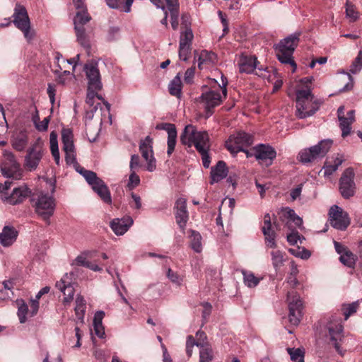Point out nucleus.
Segmentation results:
<instances>
[{"label": "nucleus", "instance_id": "58", "mask_svg": "<svg viewBox=\"0 0 362 362\" xmlns=\"http://www.w3.org/2000/svg\"><path fill=\"white\" fill-rule=\"evenodd\" d=\"M304 238H301L298 232H292L287 235V241L291 245H296L298 242L302 244Z\"/></svg>", "mask_w": 362, "mask_h": 362}, {"label": "nucleus", "instance_id": "59", "mask_svg": "<svg viewBox=\"0 0 362 362\" xmlns=\"http://www.w3.org/2000/svg\"><path fill=\"white\" fill-rule=\"evenodd\" d=\"M74 6L77 10L76 16L81 13L82 14L89 15L87 12L86 6L84 4V0H73Z\"/></svg>", "mask_w": 362, "mask_h": 362}, {"label": "nucleus", "instance_id": "55", "mask_svg": "<svg viewBox=\"0 0 362 362\" xmlns=\"http://www.w3.org/2000/svg\"><path fill=\"white\" fill-rule=\"evenodd\" d=\"M358 303H352L349 305H343V310L345 320H347L350 315L355 313L358 309Z\"/></svg>", "mask_w": 362, "mask_h": 362}, {"label": "nucleus", "instance_id": "7", "mask_svg": "<svg viewBox=\"0 0 362 362\" xmlns=\"http://www.w3.org/2000/svg\"><path fill=\"white\" fill-rule=\"evenodd\" d=\"M158 8H162L165 16L160 21L162 25L168 26V15L170 16V23L173 30H176L179 25L180 4L178 0H165V4L162 0H150Z\"/></svg>", "mask_w": 362, "mask_h": 362}, {"label": "nucleus", "instance_id": "24", "mask_svg": "<svg viewBox=\"0 0 362 362\" xmlns=\"http://www.w3.org/2000/svg\"><path fill=\"white\" fill-rule=\"evenodd\" d=\"M175 209L176 221L180 227L183 229L188 220L186 199L183 197L177 199L175 202Z\"/></svg>", "mask_w": 362, "mask_h": 362}, {"label": "nucleus", "instance_id": "64", "mask_svg": "<svg viewBox=\"0 0 362 362\" xmlns=\"http://www.w3.org/2000/svg\"><path fill=\"white\" fill-rule=\"evenodd\" d=\"M195 67L192 66L187 69L185 74V81L187 83L192 82L194 76Z\"/></svg>", "mask_w": 362, "mask_h": 362}, {"label": "nucleus", "instance_id": "3", "mask_svg": "<svg viewBox=\"0 0 362 362\" xmlns=\"http://www.w3.org/2000/svg\"><path fill=\"white\" fill-rule=\"evenodd\" d=\"M318 109V105L314 101L311 90L298 89L296 91V115L300 119L312 116Z\"/></svg>", "mask_w": 362, "mask_h": 362}, {"label": "nucleus", "instance_id": "35", "mask_svg": "<svg viewBox=\"0 0 362 362\" xmlns=\"http://www.w3.org/2000/svg\"><path fill=\"white\" fill-rule=\"evenodd\" d=\"M50 151L57 165H59L60 156L58 147L57 134L52 132L49 135Z\"/></svg>", "mask_w": 362, "mask_h": 362}, {"label": "nucleus", "instance_id": "11", "mask_svg": "<svg viewBox=\"0 0 362 362\" xmlns=\"http://www.w3.org/2000/svg\"><path fill=\"white\" fill-rule=\"evenodd\" d=\"M4 157V161L1 169L3 175L13 180L21 179L23 170L20 164L16 161L14 155L10 151H5Z\"/></svg>", "mask_w": 362, "mask_h": 362}, {"label": "nucleus", "instance_id": "45", "mask_svg": "<svg viewBox=\"0 0 362 362\" xmlns=\"http://www.w3.org/2000/svg\"><path fill=\"white\" fill-rule=\"evenodd\" d=\"M262 233L265 238V244L267 247L271 248H275L276 247V233L272 228L268 230L262 229Z\"/></svg>", "mask_w": 362, "mask_h": 362}, {"label": "nucleus", "instance_id": "25", "mask_svg": "<svg viewBox=\"0 0 362 362\" xmlns=\"http://www.w3.org/2000/svg\"><path fill=\"white\" fill-rule=\"evenodd\" d=\"M156 129H163L168 133V151L167 153L168 156H170L173 152L175 144H176V138H177V131L175 126L173 124L170 123H163L158 124L156 126Z\"/></svg>", "mask_w": 362, "mask_h": 362}, {"label": "nucleus", "instance_id": "36", "mask_svg": "<svg viewBox=\"0 0 362 362\" xmlns=\"http://www.w3.org/2000/svg\"><path fill=\"white\" fill-rule=\"evenodd\" d=\"M55 59L57 68L54 69V72L57 74L64 73L65 74H69L70 69L69 62L64 59L59 53H57Z\"/></svg>", "mask_w": 362, "mask_h": 362}, {"label": "nucleus", "instance_id": "46", "mask_svg": "<svg viewBox=\"0 0 362 362\" xmlns=\"http://www.w3.org/2000/svg\"><path fill=\"white\" fill-rule=\"evenodd\" d=\"M339 259L343 264L352 267L355 264L356 257L351 251L347 250L340 255Z\"/></svg>", "mask_w": 362, "mask_h": 362}, {"label": "nucleus", "instance_id": "21", "mask_svg": "<svg viewBox=\"0 0 362 362\" xmlns=\"http://www.w3.org/2000/svg\"><path fill=\"white\" fill-rule=\"evenodd\" d=\"M254 151L256 159L267 165H271L276 156L274 148L269 145L259 144L255 147Z\"/></svg>", "mask_w": 362, "mask_h": 362}, {"label": "nucleus", "instance_id": "62", "mask_svg": "<svg viewBox=\"0 0 362 362\" xmlns=\"http://www.w3.org/2000/svg\"><path fill=\"white\" fill-rule=\"evenodd\" d=\"M346 78L348 79V82L345 84V86L339 90L340 92L347 91L352 89L354 86V78L349 74H345Z\"/></svg>", "mask_w": 362, "mask_h": 362}, {"label": "nucleus", "instance_id": "44", "mask_svg": "<svg viewBox=\"0 0 362 362\" xmlns=\"http://www.w3.org/2000/svg\"><path fill=\"white\" fill-rule=\"evenodd\" d=\"M190 240L192 248L196 252H200L202 250L201 235L198 232L191 230Z\"/></svg>", "mask_w": 362, "mask_h": 362}, {"label": "nucleus", "instance_id": "40", "mask_svg": "<svg viewBox=\"0 0 362 362\" xmlns=\"http://www.w3.org/2000/svg\"><path fill=\"white\" fill-rule=\"evenodd\" d=\"M18 305V316L21 323H25L27 320L26 315L30 313L28 305L23 299L16 300Z\"/></svg>", "mask_w": 362, "mask_h": 362}, {"label": "nucleus", "instance_id": "18", "mask_svg": "<svg viewBox=\"0 0 362 362\" xmlns=\"http://www.w3.org/2000/svg\"><path fill=\"white\" fill-rule=\"evenodd\" d=\"M222 101L223 97L219 90H211L203 93L200 97V103L206 110V117L211 116L212 114L211 110L219 105Z\"/></svg>", "mask_w": 362, "mask_h": 362}, {"label": "nucleus", "instance_id": "29", "mask_svg": "<svg viewBox=\"0 0 362 362\" xmlns=\"http://www.w3.org/2000/svg\"><path fill=\"white\" fill-rule=\"evenodd\" d=\"M194 59L198 62V67L200 69L204 68V65H211L217 62L216 54L211 52L202 50L199 54L194 52Z\"/></svg>", "mask_w": 362, "mask_h": 362}, {"label": "nucleus", "instance_id": "12", "mask_svg": "<svg viewBox=\"0 0 362 362\" xmlns=\"http://www.w3.org/2000/svg\"><path fill=\"white\" fill-rule=\"evenodd\" d=\"M44 154L43 143L40 139H37L28 149L25 157V167L29 170H35Z\"/></svg>", "mask_w": 362, "mask_h": 362}, {"label": "nucleus", "instance_id": "28", "mask_svg": "<svg viewBox=\"0 0 362 362\" xmlns=\"http://www.w3.org/2000/svg\"><path fill=\"white\" fill-rule=\"evenodd\" d=\"M17 237L18 231L13 226H6L0 233V243L4 247H8L16 240Z\"/></svg>", "mask_w": 362, "mask_h": 362}, {"label": "nucleus", "instance_id": "56", "mask_svg": "<svg viewBox=\"0 0 362 362\" xmlns=\"http://www.w3.org/2000/svg\"><path fill=\"white\" fill-rule=\"evenodd\" d=\"M38 116L33 117V122L35 123V127L38 131L44 132L47 129L48 124L49 122V117H45L42 122H37Z\"/></svg>", "mask_w": 362, "mask_h": 362}, {"label": "nucleus", "instance_id": "38", "mask_svg": "<svg viewBox=\"0 0 362 362\" xmlns=\"http://www.w3.org/2000/svg\"><path fill=\"white\" fill-rule=\"evenodd\" d=\"M277 74L278 73L276 71V70L272 69L270 71L267 67L260 66V68H258V71H256V75L267 79L269 83L274 82V81L276 78Z\"/></svg>", "mask_w": 362, "mask_h": 362}, {"label": "nucleus", "instance_id": "8", "mask_svg": "<svg viewBox=\"0 0 362 362\" xmlns=\"http://www.w3.org/2000/svg\"><path fill=\"white\" fill-rule=\"evenodd\" d=\"M35 201V208L36 213L45 221H49L53 215L55 209V200L52 196L40 193L37 195Z\"/></svg>", "mask_w": 362, "mask_h": 362}, {"label": "nucleus", "instance_id": "17", "mask_svg": "<svg viewBox=\"0 0 362 362\" xmlns=\"http://www.w3.org/2000/svg\"><path fill=\"white\" fill-rule=\"evenodd\" d=\"M354 173L352 168H347L344 172L339 180V190L342 197L349 199L354 195L355 183Z\"/></svg>", "mask_w": 362, "mask_h": 362}, {"label": "nucleus", "instance_id": "53", "mask_svg": "<svg viewBox=\"0 0 362 362\" xmlns=\"http://www.w3.org/2000/svg\"><path fill=\"white\" fill-rule=\"evenodd\" d=\"M98 90H88L86 96V104L88 107L95 106L96 103H95V98H97L98 100H102V97L100 96L97 91Z\"/></svg>", "mask_w": 362, "mask_h": 362}, {"label": "nucleus", "instance_id": "14", "mask_svg": "<svg viewBox=\"0 0 362 362\" xmlns=\"http://www.w3.org/2000/svg\"><path fill=\"white\" fill-rule=\"evenodd\" d=\"M63 151L65 152V160L68 165L76 163V151L74 144V134L70 129H63L62 131Z\"/></svg>", "mask_w": 362, "mask_h": 362}, {"label": "nucleus", "instance_id": "1", "mask_svg": "<svg viewBox=\"0 0 362 362\" xmlns=\"http://www.w3.org/2000/svg\"><path fill=\"white\" fill-rule=\"evenodd\" d=\"M180 142L188 146L194 145L202 156L204 167L206 168L209 167L211 161L208 151L210 144L207 132H197L194 126L187 125L180 135Z\"/></svg>", "mask_w": 362, "mask_h": 362}, {"label": "nucleus", "instance_id": "61", "mask_svg": "<svg viewBox=\"0 0 362 362\" xmlns=\"http://www.w3.org/2000/svg\"><path fill=\"white\" fill-rule=\"evenodd\" d=\"M167 276L173 283L177 284H181L182 279L176 272H174L171 269H168Z\"/></svg>", "mask_w": 362, "mask_h": 362}, {"label": "nucleus", "instance_id": "50", "mask_svg": "<svg viewBox=\"0 0 362 362\" xmlns=\"http://www.w3.org/2000/svg\"><path fill=\"white\" fill-rule=\"evenodd\" d=\"M288 252L296 257L301 258L303 259H307L310 257V252L309 250L305 248H291Z\"/></svg>", "mask_w": 362, "mask_h": 362}, {"label": "nucleus", "instance_id": "4", "mask_svg": "<svg viewBox=\"0 0 362 362\" xmlns=\"http://www.w3.org/2000/svg\"><path fill=\"white\" fill-rule=\"evenodd\" d=\"M13 23L23 33L27 41L30 42L35 36V30L31 28L30 21L25 6L16 4L13 14Z\"/></svg>", "mask_w": 362, "mask_h": 362}, {"label": "nucleus", "instance_id": "37", "mask_svg": "<svg viewBox=\"0 0 362 362\" xmlns=\"http://www.w3.org/2000/svg\"><path fill=\"white\" fill-rule=\"evenodd\" d=\"M182 82L178 74L169 83L168 90L170 95L178 98L181 96Z\"/></svg>", "mask_w": 362, "mask_h": 362}, {"label": "nucleus", "instance_id": "39", "mask_svg": "<svg viewBox=\"0 0 362 362\" xmlns=\"http://www.w3.org/2000/svg\"><path fill=\"white\" fill-rule=\"evenodd\" d=\"M344 160L341 156H337L334 158L333 163L330 164L328 162L325 163L323 167V173L325 176H329L335 172L338 167L341 165Z\"/></svg>", "mask_w": 362, "mask_h": 362}, {"label": "nucleus", "instance_id": "51", "mask_svg": "<svg viewBox=\"0 0 362 362\" xmlns=\"http://www.w3.org/2000/svg\"><path fill=\"white\" fill-rule=\"evenodd\" d=\"M346 15L351 21H356L359 17L358 12L356 10L355 6L349 1L346 4Z\"/></svg>", "mask_w": 362, "mask_h": 362}, {"label": "nucleus", "instance_id": "9", "mask_svg": "<svg viewBox=\"0 0 362 362\" xmlns=\"http://www.w3.org/2000/svg\"><path fill=\"white\" fill-rule=\"evenodd\" d=\"M327 329L328 331L327 337L329 340V344L332 345L340 355L343 356L344 352L340 347V343L344 337L343 326L341 325V320L333 318L327 323Z\"/></svg>", "mask_w": 362, "mask_h": 362}, {"label": "nucleus", "instance_id": "30", "mask_svg": "<svg viewBox=\"0 0 362 362\" xmlns=\"http://www.w3.org/2000/svg\"><path fill=\"white\" fill-rule=\"evenodd\" d=\"M90 252H86L83 253L76 257V259L74 260L73 265L76 266H82L85 267L86 268L90 269V270L93 272H101L103 270V267H100L98 263L96 262H91L88 260V257H90Z\"/></svg>", "mask_w": 362, "mask_h": 362}, {"label": "nucleus", "instance_id": "34", "mask_svg": "<svg viewBox=\"0 0 362 362\" xmlns=\"http://www.w3.org/2000/svg\"><path fill=\"white\" fill-rule=\"evenodd\" d=\"M197 346L200 347L199 362H211L214 354L211 347L209 344H203L197 342Z\"/></svg>", "mask_w": 362, "mask_h": 362}, {"label": "nucleus", "instance_id": "63", "mask_svg": "<svg viewBox=\"0 0 362 362\" xmlns=\"http://www.w3.org/2000/svg\"><path fill=\"white\" fill-rule=\"evenodd\" d=\"M30 313L31 316L36 315L39 309V301H37V299L30 300Z\"/></svg>", "mask_w": 362, "mask_h": 362}, {"label": "nucleus", "instance_id": "33", "mask_svg": "<svg viewBox=\"0 0 362 362\" xmlns=\"http://www.w3.org/2000/svg\"><path fill=\"white\" fill-rule=\"evenodd\" d=\"M86 308V300L81 296H77L76 298L75 313L77 318V323H83L84 315Z\"/></svg>", "mask_w": 362, "mask_h": 362}, {"label": "nucleus", "instance_id": "2", "mask_svg": "<svg viewBox=\"0 0 362 362\" xmlns=\"http://www.w3.org/2000/svg\"><path fill=\"white\" fill-rule=\"evenodd\" d=\"M300 33H295L280 40L275 45L276 55L283 64H289L293 67V71L296 69V64L293 58V54L299 42Z\"/></svg>", "mask_w": 362, "mask_h": 362}, {"label": "nucleus", "instance_id": "13", "mask_svg": "<svg viewBox=\"0 0 362 362\" xmlns=\"http://www.w3.org/2000/svg\"><path fill=\"white\" fill-rule=\"evenodd\" d=\"M287 302L289 309V322L291 325H298L302 317V300L298 293L292 291L287 293Z\"/></svg>", "mask_w": 362, "mask_h": 362}, {"label": "nucleus", "instance_id": "47", "mask_svg": "<svg viewBox=\"0 0 362 362\" xmlns=\"http://www.w3.org/2000/svg\"><path fill=\"white\" fill-rule=\"evenodd\" d=\"M193 37L192 30L190 28H186L185 32L180 33V45L184 44L186 47H191Z\"/></svg>", "mask_w": 362, "mask_h": 362}, {"label": "nucleus", "instance_id": "16", "mask_svg": "<svg viewBox=\"0 0 362 362\" xmlns=\"http://www.w3.org/2000/svg\"><path fill=\"white\" fill-rule=\"evenodd\" d=\"M329 215L330 224L334 228L345 230L350 223L348 214L337 205L330 208Z\"/></svg>", "mask_w": 362, "mask_h": 362}, {"label": "nucleus", "instance_id": "31", "mask_svg": "<svg viewBox=\"0 0 362 362\" xmlns=\"http://www.w3.org/2000/svg\"><path fill=\"white\" fill-rule=\"evenodd\" d=\"M228 169L226 163L221 160L211 168V180L210 183L213 185L215 182H218L227 176Z\"/></svg>", "mask_w": 362, "mask_h": 362}, {"label": "nucleus", "instance_id": "10", "mask_svg": "<svg viewBox=\"0 0 362 362\" xmlns=\"http://www.w3.org/2000/svg\"><path fill=\"white\" fill-rule=\"evenodd\" d=\"M252 143L253 138L250 134L240 132L229 137L228 140L226 141V147L233 153L244 151L248 157V152L245 151L244 148L250 146Z\"/></svg>", "mask_w": 362, "mask_h": 362}, {"label": "nucleus", "instance_id": "23", "mask_svg": "<svg viewBox=\"0 0 362 362\" xmlns=\"http://www.w3.org/2000/svg\"><path fill=\"white\" fill-rule=\"evenodd\" d=\"M238 64L241 73H255L256 74V71H258V68H260V66H258L259 62L257 57L251 55L242 54Z\"/></svg>", "mask_w": 362, "mask_h": 362}, {"label": "nucleus", "instance_id": "54", "mask_svg": "<svg viewBox=\"0 0 362 362\" xmlns=\"http://www.w3.org/2000/svg\"><path fill=\"white\" fill-rule=\"evenodd\" d=\"M294 215L295 211L288 207L282 208L279 212L280 219L283 221H287V224Z\"/></svg>", "mask_w": 362, "mask_h": 362}, {"label": "nucleus", "instance_id": "5", "mask_svg": "<svg viewBox=\"0 0 362 362\" xmlns=\"http://www.w3.org/2000/svg\"><path fill=\"white\" fill-rule=\"evenodd\" d=\"M332 144L330 139H325L320 141L317 145L310 148H304L298 153V158L303 163L315 162L323 158L329 151Z\"/></svg>", "mask_w": 362, "mask_h": 362}, {"label": "nucleus", "instance_id": "15", "mask_svg": "<svg viewBox=\"0 0 362 362\" xmlns=\"http://www.w3.org/2000/svg\"><path fill=\"white\" fill-rule=\"evenodd\" d=\"M90 18V15H81V13H79L75 16L74 20L77 40L81 45L86 49L90 48V42L87 35L86 34V30L83 28V25L89 22Z\"/></svg>", "mask_w": 362, "mask_h": 362}, {"label": "nucleus", "instance_id": "32", "mask_svg": "<svg viewBox=\"0 0 362 362\" xmlns=\"http://www.w3.org/2000/svg\"><path fill=\"white\" fill-rule=\"evenodd\" d=\"M28 139L25 133L21 132L13 136L11 140V144L13 148L18 151H23L27 146Z\"/></svg>", "mask_w": 362, "mask_h": 362}, {"label": "nucleus", "instance_id": "43", "mask_svg": "<svg viewBox=\"0 0 362 362\" xmlns=\"http://www.w3.org/2000/svg\"><path fill=\"white\" fill-rule=\"evenodd\" d=\"M242 274L244 283L247 286L255 287L259 283L260 279L256 277L252 272L243 270Z\"/></svg>", "mask_w": 362, "mask_h": 362}, {"label": "nucleus", "instance_id": "41", "mask_svg": "<svg viewBox=\"0 0 362 362\" xmlns=\"http://www.w3.org/2000/svg\"><path fill=\"white\" fill-rule=\"evenodd\" d=\"M272 262L275 270H278L283 266L285 261L284 255L280 250H274L271 252Z\"/></svg>", "mask_w": 362, "mask_h": 362}, {"label": "nucleus", "instance_id": "60", "mask_svg": "<svg viewBox=\"0 0 362 362\" xmlns=\"http://www.w3.org/2000/svg\"><path fill=\"white\" fill-rule=\"evenodd\" d=\"M140 183V178L139 175H137L135 171H131V174L129 175L128 187L130 189L134 188L138 186Z\"/></svg>", "mask_w": 362, "mask_h": 362}, {"label": "nucleus", "instance_id": "22", "mask_svg": "<svg viewBox=\"0 0 362 362\" xmlns=\"http://www.w3.org/2000/svg\"><path fill=\"white\" fill-rule=\"evenodd\" d=\"M30 191L25 186L15 188L9 196H1V200L8 204L16 205L22 203L30 194Z\"/></svg>", "mask_w": 362, "mask_h": 362}, {"label": "nucleus", "instance_id": "20", "mask_svg": "<svg viewBox=\"0 0 362 362\" xmlns=\"http://www.w3.org/2000/svg\"><path fill=\"white\" fill-rule=\"evenodd\" d=\"M84 70L88 80V90H100L102 83L97 64L93 62L86 64L84 66Z\"/></svg>", "mask_w": 362, "mask_h": 362}, {"label": "nucleus", "instance_id": "27", "mask_svg": "<svg viewBox=\"0 0 362 362\" xmlns=\"http://www.w3.org/2000/svg\"><path fill=\"white\" fill-rule=\"evenodd\" d=\"M65 278L67 279L68 277L66 276H64L60 281H57L55 285L64 296L63 298V303L64 305L69 304L72 301L74 295V286L69 282L66 281Z\"/></svg>", "mask_w": 362, "mask_h": 362}, {"label": "nucleus", "instance_id": "26", "mask_svg": "<svg viewBox=\"0 0 362 362\" xmlns=\"http://www.w3.org/2000/svg\"><path fill=\"white\" fill-rule=\"evenodd\" d=\"M133 224V219L130 216L122 218H115L110 223V227L117 235H124Z\"/></svg>", "mask_w": 362, "mask_h": 362}, {"label": "nucleus", "instance_id": "48", "mask_svg": "<svg viewBox=\"0 0 362 362\" xmlns=\"http://www.w3.org/2000/svg\"><path fill=\"white\" fill-rule=\"evenodd\" d=\"M287 351L293 362H304V351L302 349L288 348Z\"/></svg>", "mask_w": 362, "mask_h": 362}, {"label": "nucleus", "instance_id": "42", "mask_svg": "<svg viewBox=\"0 0 362 362\" xmlns=\"http://www.w3.org/2000/svg\"><path fill=\"white\" fill-rule=\"evenodd\" d=\"M298 274V269L297 265L294 262H291V271L288 274V276L286 279V283L289 284L291 287H295L298 285L299 282L296 278L297 274Z\"/></svg>", "mask_w": 362, "mask_h": 362}, {"label": "nucleus", "instance_id": "19", "mask_svg": "<svg viewBox=\"0 0 362 362\" xmlns=\"http://www.w3.org/2000/svg\"><path fill=\"white\" fill-rule=\"evenodd\" d=\"M153 139L147 136L145 139L141 140L139 144V150L142 157L145 159L147 163V170L149 172L153 171L156 168V159L153 154Z\"/></svg>", "mask_w": 362, "mask_h": 362}, {"label": "nucleus", "instance_id": "49", "mask_svg": "<svg viewBox=\"0 0 362 362\" xmlns=\"http://www.w3.org/2000/svg\"><path fill=\"white\" fill-rule=\"evenodd\" d=\"M339 120V126L342 131L341 136L343 137L346 136L350 134L351 132V124L353 123L348 117H340Z\"/></svg>", "mask_w": 362, "mask_h": 362}, {"label": "nucleus", "instance_id": "52", "mask_svg": "<svg viewBox=\"0 0 362 362\" xmlns=\"http://www.w3.org/2000/svg\"><path fill=\"white\" fill-rule=\"evenodd\" d=\"M362 69V51H360L358 52V56L354 59V61L352 62L351 65L350 66L349 71L351 74H356L359 72Z\"/></svg>", "mask_w": 362, "mask_h": 362}, {"label": "nucleus", "instance_id": "57", "mask_svg": "<svg viewBox=\"0 0 362 362\" xmlns=\"http://www.w3.org/2000/svg\"><path fill=\"white\" fill-rule=\"evenodd\" d=\"M191 47H186L184 44L179 46V57L183 61H187L190 55Z\"/></svg>", "mask_w": 362, "mask_h": 362}, {"label": "nucleus", "instance_id": "6", "mask_svg": "<svg viewBox=\"0 0 362 362\" xmlns=\"http://www.w3.org/2000/svg\"><path fill=\"white\" fill-rule=\"evenodd\" d=\"M78 172L84 177L87 182L91 186L93 190L98 194L105 203L108 204L112 203V198L108 187L103 180L97 176L95 173L83 168L81 169Z\"/></svg>", "mask_w": 362, "mask_h": 362}]
</instances>
